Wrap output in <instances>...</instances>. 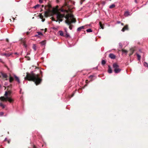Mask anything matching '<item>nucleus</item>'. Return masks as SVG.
<instances>
[{"label": "nucleus", "instance_id": "f257e3e1", "mask_svg": "<svg viewBox=\"0 0 148 148\" xmlns=\"http://www.w3.org/2000/svg\"><path fill=\"white\" fill-rule=\"evenodd\" d=\"M55 14H56L57 20H55L53 17H52L51 18L52 20L53 21H56V22L59 21V23H60V22H62V18L65 17V15L61 14L60 13L58 12L57 10L56 9L53 8L52 10L49 9L45 11L44 15L45 17H47L49 16H52Z\"/></svg>", "mask_w": 148, "mask_h": 148}, {"label": "nucleus", "instance_id": "f03ea898", "mask_svg": "<svg viewBox=\"0 0 148 148\" xmlns=\"http://www.w3.org/2000/svg\"><path fill=\"white\" fill-rule=\"evenodd\" d=\"M25 79H27L29 81H34L36 85L40 84L41 81V79L39 77L38 74H36L33 73L31 74L27 73L26 77H25Z\"/></svg>", "mask_w": 148, "mask_h": 148}, {"label": "nucleus", "instance_id": "7ed1b4c3", "mask_svg": "<svg viewBox=\"0 0 148 148\" xmlns=\"http://www.w3.org/2000/svg\"><path fill=\"white\" fill-rule=\"evenodd\" d=\"M65 17L66 19L65 21V23L68 25H69V28L70 30L72 29V25H71V23H75L76 20L74 18V16L72 14H67Z\"/></svg>", "mask_w": 148, "mask_h": 148}, {"label": "nucleus", "instance_id": "20e7f679", "mask_svg": "<svg viewBox=\"0 0 148 148\" xmlns=\"http://www.w3.org/2000/svg\"><path fill=\"white\" fill-rule=\"evenodd\" d=\"M11 91H6L4 94V96L1 97H0V100L4 101H8L10 103L13 102L14 100L11 97L8 96V95L10 96L11 94Z\"/></svg>", "mask_w": 148, "mask_h": 148}, {"label": "nucleus", "instance_id": "39448f33", "mask_svg": "<svg viewBox=\"0 0 148 148\" xmlns=\"http://www.w3.org/2000/svg\"><path fill=\"white\" fill-rule=\"evenodd\" d=\"M113 67L114 69V72L116 73H119L121 71V69L119 68V66L116 63L113 64Z\"/></svg>", "mask_w": 148, "mask_h": 148}, {"label": "nucleus", "instance_id": "423d86ee", "mask_svg": "<svg viewBox=\"0 0 148 148\" xmlns=\"http://www.w3.org/2000/svg\"><path fill=\"white\" fill-rule=\"evenodd\" d=\"M12 53H1L0 54V55L1 56H5L6 57H8L10 56Z\"/></svg>", "mask_w": 148, "mask_h": 148}, {"label": "nucleus", "instance_id": "0eeeda50", "mask_svg": "<svg viewBox=\"0 0 148 148\" xmlns=\"http://www.w3.org/2000/svg\"><path fill=\"white\" fill-rule=\"evenodd\" d=\"M109 57L112 59H115L116 58V56L112 53H110L109 55Z\"/></svg>", "mask_w": 148, "mask_h": 148}, {"label": "nucleus", "instance_id": "6e6552de", "mask_svg": "<svg viewBox=\"0 0 148 148\" xmlns=\"http://www.w3.org/2000/svg\"><path fill=\"white\" fill-rule=\"evenodd\" d=\"M128 26L127 25H125L124 27L121 30V31L124 32L125 31V30H128Z\"/></svg>", "mask_w": 148, "mask_h": 148}, {"label": "nucleus", "instance_id": "1a4fd4ad", "mask_svg": "<svg viewBox=\"0 0 148 148\" xmlns=\"http://www.w3.org/2000/svg\"><path fill=\"white\" fill-rule=\"evenodd\" d=\"M131 15V14H130L129 12L127 11H126L124 14V15L125 16H129L130 15Z\"/></svg>", "mask_w": 148, "mask_h": 148}, {"label": "nucleus", "instance_id": "9d476101", "mask_svg": "<svg viewBox=\"0 0 148 148\" xmlns=\"http://www.w3.org/2000/svg\"><path fill=\"white\" fill-rule=\"evenodd\" d=\"M108 73H112V71L111 69V67H110V66L109 65L108 66Z\"/></svg>", "mask_w": 148, "mask_h": 148}, {"label": "nucleus", "instance_id": "9b49d317", "mask_svg": "<svg viewBox=\"0 0 148 148\" xmlns=\"http://www.w3.org/2000/svg\"><path fill=\"white\" fill-rule=\"evenodd\" d=\"M14 77H15L16 80L18 82V83H20V80H19L18 77H17V76H16V75H14Z\"/></svg>", "mask_w": 148, "mask_h": 148}, {"label": "nucleus", "instance_id": "f8f14e48", "mask_svg": "<svg viewBox=\"0 0 148 148\" xmlns=\"http://www.w3.org/2000/svg\"><path fill=\"white\" fill-rule=\"evenodd\" d=\"M84 26H82L78 27L77 29V31H80L81 29H84Z\"/></svg>", "mask_w": 148, "mask_h": 148}, {"label": "nucleus", "instance_id": "ddd939ff", "mask_svg": "<svg viewBox=\"0 0 148 148\" xmlns=\"http://www.w3.org/2000/svg\"><path fill=\"white\" fill-rule=\"evenodd\" d=\"M1 75L4 78H6L7 77V75L5 73H2Z\"/></svg>", "mask_w": 148, "mask_h": 148}, {"label": "nucleus", "instance_id": "4468645a", "mask_svg": "<svg viewBox=\"0 0 148 148\" xmlns=\"http://www.w3.org/2000/svg\"><path fill=\"white\" fill-rule=\"evenodd\" d=\"M0 106L2 108H4L5 107V105L3 104L2 103H0Z\"/></svg>", "mask_w": 148, "mask_h": 148}, {"label": "nucleus", "instance_id": "2eb2a0df", "mask_svg": "<svg viewBox=\"0 0 148 148\" xmlns=\"http://www.w3.org/2000/svg\"><path fill=\"white\" fill-rule=\"evenodd\" d=\"M37 33L38 34L35 35V37L37 36H38V35H42V33L41 32H37Z\"/></svg>", "mask_w": 148, "mask_h": 148}, {"label": "nucleus", "instance_id": "dca6fc26", "mask_svg": "<svg viewBox=\"0 0 148 148\" xmlns=\"http://www.w3.org/2000/svg\"><path fill=\"white\" fill-rule=\"evenodd\" d=\"M40 18L42 19V21L44 22L45 21V19L43 18V16L41 14H40Z\"/></svg>", "mask_w": 148, "mask_h": 148}, {"label": "nucleus", "instance_id": "f3484780", "mask_svg": "<svg viewBox=\"0 0 148 148\" xmlns=\"http://www.w3.org/2000/svg\"><path fill=\"white\" fill-rule=\"evenodd\" d=\"M136 54L138 58V60H140V56L137 53Z\"/></svg>", "mask_w": 148, "mask_h": 148}, {"label": "nucleus", "instance_id": "a211bd4d", "mask_svg": "<svg viewBox=\"0 0 148 148\" xmlns=\"http://www.w3.org/2000/svg\"><path fill=\"white\" fill-rule=\"evenodd\" d=\"M122 51L123 53H125L126 54L127 53V51L124 49H122Z\"/></svg>", "mask_w": 148, "mask_h": 148}, {"label": "nucleus", "instance_id": "6ab92c4d", "mask_svg": "<svg viewBox=\"0 0 148 148\" xmlns=\"http://www.w3.org/2000/svg\"><path fill=\"white\" fill-rule=\"evenodd\" d=\"M13 78L12 77L10 76L9 78V81L10 82H11L13 80Z\"/></svg>", "mask_w": 148, "mask_h": 148}, {"label": "nucleus", "instance_id": "aec40b11", "mask_svg": "<svg viewBox=\"0 0 148 148\" xmlns=\"http://www.w3.org/2000/svg\"><path fill=\"white\" fill-rule=\"evenodd\" d=\"M32 47H33V49L35 51H36V45H35L34 44L33 45Z\"/></svg>", "mask_w": 148, "mask_h": 148}, {"label": "nucleus", "instance_id": "412c9836", "mask_svg": "<svg viewBox=\"0 0 148 148\" xmlns=\"http://www.w3.org/2000/svg\"><path fill=\"white\" fill-rule=\"evenodd\" d=\"M115 5L114 4H112L109 6L110 8H114L115 7Z\"/></svg>", "mask_w": 148, "mask_h": 148}, {"label": "nucleus", "instance_id": "4be33fe9", "mask_svg": "<svg viewBox=\"0 0 148 148\" xmlns=\"http://www.w3.org/2000/svg\"><path fill=\"white\" fill-rule=\"evenodd\" d=\"M40 43H41V45H45L46 44L45 41H42L40 42Z\"/></svg>", "mask_w": 148, "mask_h": 148}, {"label": "nucleus", "instance_id": "5701e85b", "mask_svg": "<svg viewBox=\"0 0 148 148\" xmlns=\"http://www.w3.org/2000/svg\"><path fill=\"white\" fill-rule=\"evenodd\" d=\"M86 31L87 32H92V30L90 29H87Z\"/></svg>", "mask_w": 148, "mask_h": 148}, {"label": "nucleus", "instance_id": "b1692460", "mask_svg": "<svg viewBox=\"0 0 148 148\" xmlns=\"http://www.w3.org/2000/svg\"><path fill=\"white\" fill-rule=\"evenodd\" d=\"M106 63V61L104 60H102L101 61L102 65H104Z\"/></svg>", "mask_w": 148, "mask_h": 148}, {"label": "nucleus", "instance_id": "393cba45", "mask_svg": "<svg viewBox=\"0 0 148 148\" xmlns=\"http://www.w3.org/2000/svg\"><path fill=\"white\" fill-rule=\"evenodd\" d=\"M40 5H38V4H37L35 6H34L33 7V8H34L35 9H36L37 8H38L39 7H40Z\"/></svg>", "mask_w": 148, "mask_h": 148}, {"label": "nucleus", "instance_id": "a878e982", "mask_svg": "<svg viewBox=\"0 0 148 148\" xmlns=\"http://www.w3.org/2000/svg\"><path fill=\"white\" fill-rule=\"evenodd\" d=\"M59 34L61 36H62L63 35V33L62 31H59Z\"/></svg>", "mask_w": 148, "mask_h": 148}, {"label": "nucleus", "instance_id": "bb28decb", "mask_svg": "<svg viewBox=\"0 0 148 148\" xmlns=\"http://www.w3.org/2000/svg\"><path fill=\"white\" fill-rule=\"evenodd\" d=\"M99 24L100 26L101 27V28L102 29H103V25H102V24L100 22L99 23Z\"/></svg>", "mask_w": 148, "mask_h": 148}, {"label": "nucleus", "instance_id": "cd10ccee", "mask_svg": "<svg viewBox=\"0 0 148 148\" xmlns=\"http://www.w3.org/2000/svg\"><path fill=\"white\" fill-rule=\"evenodd\" d=\"M144 64L145 66L146 67H148V65L147 63L145 62Z\"/></svg>", "mask_w": 148, "mask_h": 148}, {"label": "nucleus", "instance_id": "c85d7f7f", "mask_svg": "<svg viewBox=\"0 0 148 148\" xmlns=\"http://www.w3.org/2000/svg\"><path fill=\"white\" fill-rule=\"evenodd\" d=\"M119 46L120 48H121L122 47V44L121 43H119Z\"/></svg>", "mask_w": 148, "mask_h": 148}, {"label": "nucleus", "instance_id": "c756f323", "mask_svg": "<svg viewBox=\"0 0 148 148\" xmlns=\"http://www.w3.org/2000/svg\"><path fill=\"white\" fill-rule=\"evenodd\" d=\"M4 114V113L3 112H0V116H2Z\"/></svg>", "mask_w": 148, "mask_h": 148}, {"label": "nucleus", "instance_id": "7c9ffc66", "mask_svg": "<svg viewBox=\"0 0 148 148\" xmlns=\"http://www.w3.org/2000/svg\"><path fill=\"white\" fill-rule=\"evenodd\" d=\"M93 76H94V75H90L89 76V78H90V79H91V78Z\"/></svg>", "mask_w": 148, "mask_h": 148}, {"label": "nucleus", "instance_id": "2f4dec72", "mask_svg": "<svg viewBox=\"0 0 148 148\" xmlns=\"http://www.w3.org/2000/svg\"><path fill=\"white\" fill-rule=\"evenodd\" d=\"M61 11L62 12H64V11H66V12H67L66 10H64V9H62L61 10Z\"/></svg>", "mask_w": 148, "mask_h": 148}, {"label": "nucleus", "instance_id": "473e14b6", "mask_svg": "<svg viewBox=\"0 0 148 148\" xmlns=\"http://www.w3.org/2000/svg\"><path fill=\"white\" fill-rule=\"evenodd\" d=\"M85 0H81V1L80 2V4H82L83 2Z\"/></svg>", "mask_w": 148, "mask_h": 148}, {"label": "nucleus", "instance_id": "72a5a7b5", "mask_svg": "<svg viewBox=\"0 0 148 148\" xmlns=\"http://www.w3.org/2000/svg\"><path fill=\"white\" fill-rule=\"evenodd\" d=\"M39 2L40 3H42L43 2V0H39Z\"/></svg>", "mask_w": 148, "mask_h": 148}, {"label": "nucleus", "instance_id": "f704fd0d", "mask_svg": "<svg viewBox=\"0 0 148 148\" xmlns=\"http://www.w3.org/2000/svg\"><path fill=\"white\" fill-rule=\"evenodd\" d=\"M65 36L66 37H68L69 36V35L68 34L66 33L65 35Z\"/></svg>", "mask_w": 148, "mask_h": 148}, {"label": "nucleus", "instance_id": "c9c22d12", "mask_svg": "<svg viewBox=\"0 0 148 148\" xmlns=\"http://www.w3.org/2000/svg\"><path fill=\"white\" fill-rule=\"evenodd\" d=\"M23 45H24V46L25 47H27V45H25V44H24Z\"/></svg>", "mask_w": 148, "mask_h": 148}, {"label": "nucleus", "instance_id": "e433bc0d", "mask_svg": "<svg viewBox=\"0 0 148 148\" xmlns=\"http://www.w3.org/2000/svg\"><path fill=\"white\" fill-rule=\"evenodd\" d=\"M29 32H27V35H28L29 34Z\"/></svg>", "mask_w": 148, "mask_h": 148}, {"label": "nucleus", "instance_id": "4c0bfd02", "mask_svg": "<svg viewBox=\"0 0 148 148\" xmlns=\"http://www.w3.org/2000/svg\"><path fill=\"white\" fill-rule=\"evenodd\" d=\"M0 62H2V60H1V59H0Z\"/></svg>", "mask_w": 148, "mask_h": 148}, {"label": "nucleus", "instance_id": "58836bf2", "mask_svg": "<svg viewBox=\"0 0 148 148\" xmlns=\"http://www.w3.org/2000/svg\"><path fill=\"white\" fill-rule=\"evenodd\" d=\"M117 23H120V21H118L117 22Z\"/></svg>", "mask_w": 148, "mask_h": 148}, {"label": "nucleus", "instance_id": "ea45409f", "mask_svg": "<svg viewBox=\"0 0 148 148\" xmlns=\"http://www.w3.org/2000/svg\"><path fill=\"white\" fill-rule=\"evenodd\" d=\"M133 52V51L132 53H130V55H132V54Z\"/></svg>", "mask_w": 148, "mask_h": 148}, {"label": "nucleus", "instance_id": "a19ab883", "mask_svg": "<svg viewBox=\"0 0 148 148\" xmlns=\"http://www.w3.org/2000/svg\"><path fill=\"white\" fill-rule=\"evenodd\" d=\"M74 95V94H73V95H72L71 97H73V96Z\"/></svg>", "mask_w": 148, "mask_h": 148}, {"label": "nucleus", "instance_id": "79ce46f5", "mask_svg": "<svg viewBox=\"0 0 148 148\" xmlns=\"http://www.w3.org/2000/svg\"><path fill=\"white\" fill-rule=\"evenodd\" d=\"M135 1L136 3H137L136 0H135Z\"/></svg>", "mask_w": 148, "mask_h": 148}, {"label": "nucleus", "instance_id": "37998d69", "mask_svg": "<svg viewBox=\"0 0 148 148\" xmlns=\"http://www.w3.org/2000/svg\"><path fill=\"white\" fill-rule=\"evenodd\" d=\"M87 25H88V26H90V25H86V26H87Z\"/></svg>", "mask_w": 148, "mask_h": 148}, {"label": "nucleus", "instance_id": "c03bdc74", "mask_svg": "<svg viewBox=\"0 0 148 148\" xmlns=\"http://www.w3.org/2000/svg\"><path fill=\"white\" fill-rule=\"evenodd\" d=\"M8 143H10V141H9V140L8 141Z\"/></svg>", "mask_w": 148, "mask_h": 148}, {"label": "nucleus", "instance_id": "a18cd8bd", "mask_svg": "<svg viewBox=\"0 0 148 148\" xmlns=\"http://www.w3.org/2000/svg\"><path fill=\"white\" fill-rule=\"evenodd\" d=\"M57 2H58L59 1V0H57Z\"/></svg>", "mask_w": 148, "mask_h": 148}, {"label": "nucleus", "instance_id": "49530a36", "mask_svg": "<svg viewBox=\"0 0 148 148\" xmlns=\"http://www.w3.org/2000/svg\"><path fill=\"white\" fill-rule=\"evenodd\" d=\"M6 139H7V138H5L4 140H6Z\"/></svg>", "mask_w": 148, "mask_h": 148}, {"label": "nucleus", "instance_id": "de8ad7c7", "mask_svg": "<svg viewBox=\"0 0 148 148\" xmlns=\"http://www.w3.org/2000/svg\"><path fill=\"white\" fill-rule=\"evenodd\" d=\"M34 148H36L34 145Z\"/></svg>", "mask_w": 148, "mask_h": 148}, {"label": "nucleus", "instance_id": "09e8293b", "mask_svg": "<svg viewBox=\"0 0 148 148\" xmlns=\"http://www.w3.org/2000/svg\"><path fill=\"white\" fill-rule=\"evenodd\" d=\"M121 25H123V23H121Z\"/></svg>", "mask_w": 148, "mask_h": 148}, {"label": "nucleus", "instance_id": "8fccbe9b", "mask_svg": "<svg viewBox=\"0 0 148 148\" xmlns=\"http://www.w3.org/2000/svg\"><path fill=\"white\" fill-rule=\"evenodd\" d=\"M65 30L66 32V29H65Z\"/></svg>", "mask_w": 148, "mask_h": 148}, {"label": "nucleus", "instance_id": "3c124183", "mask_svg": "<svg viewBox=\"0 0 148 148\" xmlns=\"http://www.w3.org/2000/svg\"><path fill=\"white\" fill-rule=\"evenodd\" d=\"M43 6H43V5H42V7H43Z\"/></svg>", "mask_w": 148, "mask_h": 148}, {"label": "nucleus", "instance_id": "603ef678", "mask_svg": "<svg viewBox=\"0 0 148 148\" xmlns=\"http://www.w3.org/2000/svg\"><path fill=\"white\" fill-rule=\"evenodd\" d=\"M17 54V53H15V54Z\"/></svg>", "mask_w": 148, "mask_h": 148}, {"label": "nucleus", "instance_id": "864d4df0", "mask_svg": "<svg viewBox=\"0 0 148 148\" xmlns=\"http://www.w3.org/2000/svg\"><path fill=\"white\" fill-rule=\"evenodd\" d=\"M139 51H140V52L141 51L140 50Z\"/></svg>", "mask_w": 148, "mask_h": 148}]
</instances>
